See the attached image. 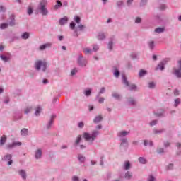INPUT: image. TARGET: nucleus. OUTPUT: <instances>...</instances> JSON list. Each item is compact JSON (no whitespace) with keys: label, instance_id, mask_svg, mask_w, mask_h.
<instances>
[{"label":"nucleus","instance_id":"nucleus-60","mask_svg":"<svg viewBox=\"0 0 181 181\" xmlns=\"http://www.w3.org/2000/svg\"><path fill=\"white\" fill-rule=\"evenodd\" d=\"M168 169H173V164H170V165L168 166Z\"/></svg>","mask_w":181,"mask_h":181},{"label":"nucleus","instance_id":"nucleus-24","mask_svg":"<svg viewBox=\"0 0 181 181\" xmlns=\"http://www.w3.org/2000/svg\"><path fill=\"white\" fill-rule=\"evenodd\" d=\"M57 4H56L55 6H54V8H55V9H59V8H60L61 6H62V4L61 3V1H57Z\"/></svg>","mask_w":181,"mask_h":181},{"label":"nucleus","instance_id":"nucleus-26","mask_svg":"<svg viewBox=\"0 0 181 181\" xmlns=\"http://www.w3.org/2000/svg\"><path fill=\"white\" fill-rule=\"evenodd\" d=\"M122 80H123V83H124L126 86H129V83H128V81H127V77H125V76H122Z\"/></svg>","mask_w":181,"mask_h":181},{"label":"nucleus","instance_id":"nucleus-59","mask_svg":"<svg viewBox=\"0 0 181 181\" xmlns=\"http://www.w3.org/2000/svg\"><path fill=\"white\" fill-rule=\"evenodd\" d=\"M158 153H162L163 152V148H160L157 151Z\"/></svg>","mask_w":181,"mask_h":181},{"label":"nucleus","instance_id":"nucleus-5","mask_svg":"<svg viewBox=\"0 0 181 181\" xmlns=\"http://www.w3.org/2000/svg\"><path fill=\"white\" fill-rule=\"evenodd\" d=\"M78 64L79 66H86V64H87V60H86V59H84L83 57H79Z\"/></svg>","mask_w":181,"mask_h":181},{"label":"nucleus","instance_id":"nucleus-49","mask_svg":"<svg viewBox=\"0 0 181 181\" xmlns=\"http://www.w3.org/2000/svg\"><path fill=\"white\" fill-rule=\"evenodd\" d=\"M103 93H105V88H102L99 91V94H103Z\"/></svg>","mask_w":181,"mask_h":181},{"label":"nucleus","instance_id":"nucleus-45","mask_svg":"<svg viewBox=\"0 0 181 181\" xmlns=\"http://www.w3.org/2000/svg\"><path fill=\"white\" fill-rule=\"evenodd\" d=\"M153 132H154V134H160L161 132H163V129H161V130L154 129Z\"/></svg>","mask_w":181,"mask_h":181},{"label":"nucleus","instance_id":"nucleus-20","mask_svg":"<svg viewBox=\"0 0 181 181\" xmlns=\"http://www.w3.org/2000/svg\"><path fill=\"white\" fill-rule=\"evenodd\" d=\"M148 46L151 50L153 49V47H155V42H153V40H151L148 42Z\"/></svg>","mask_w":181,"mask_h":181},{"label":"nucleus","instance_id":"nucleus-62","mask_svg":"<svg viewBox=\"0 0 181 181\" xmlns=\"http://www.w3.org/2000/svg\"><path fill=\"white\" fill-rule=\"evenodd\" d=\"M133 1H134V0H127V5L132 4Z\"/></svg>","mask_w":181,"mask_h":181},{"label":"nucleus","instance_id":"nucleus-19","mask_svg":"<svg viewBox=\"0 0 181 181\" xmlns=\"http://www.w3.org/2000/svg\"><path fill=\"white\" fill-rule=\"evenodd\" d=\"M42 111V107H37L35 108V115L37 117L38 115H40V112Z\"/></svg>","mask_w":181,"mask_h":181},{"label":"nucleus","instance_id":"nucleus-43","mask_svg":"<svg viewBox=\"0 0 181 181\" xmlns=\"http://www.w3.org/2000/svg\"><path fill=\"white\" fill-rule=\"evenodd\" d=\"M108 48L110 49V50H112V41H110L108 43Z\"/></svg>","mask_w":181,"mask_h":181},{"label":"nucleus","instance_id":"nucleus-41","mask_svg":"<svg viewBox=\"0 0 181 181\" xmlns=\"http://www.w3.org/2000/svg\"><path fill=\"white\" fill-rule=\"evenodd\" d=\"M30 111H32V107H27V108L25 110V114H28V112H30Z\"/></svg>","mask_w":181,"mask_h":181},{"label":"nucleus","instance_id":"nucleus-2","mask_svg":"<svg viewBox=\"0 0 181 181\" xmlns=\"http://www.w3.org/2000/svg\"><path fill=\"white\" fill-rule=\"evenodd\" d=\"M35 67L36 70H40L41 68L42 71H45L46 67H47V63L45 61L38 60L35 62Z\"/></svg>","mask_w":181,"mask_h":181},{"label":"nucleus","instance_id":"nucleus-61","mask_svg":"<svg viewBox=\"0 0 181 181\" xmlns=\"http://www.w3.org/2000/svg\"><path fill=\"white\" fill-rule=\"evenodd\" d=\"M13 145H14V146H16V145L21 146V145H22V143H21V142L13 143Z\"/></svg>","mask_w":181,"mask_h":181},{"label":"nucleus","instance_id":"nucleus-15","mask_svg":"<svg viewBox=\"0 0 181 181\" xmlns=\"http://www.w3.org/2000/svg\"><path fill=\"white\" fill-rule=\"evenodd\" d=\"M125 179L129 180L132 178V173L127 171L124 175Z\"/></svg>","mask_w":181,"mask_h":181},{"label":"nucleus","instance_id":"nucleus-53","mask_svg":"<svg viewBox=\"0 0 181 181\" xmlns=\"http://www.w3.org/2000/svg\"><path fill=\"white\" fill-rule=\"evenodd\" d=\"M78 127L79 128H83V127H84V123L83 122H80L78 123Z\"/></svg>","mask_w":181,"mask_h":181},{"label":"nucleus","instance_id":"nucleus-29","mask_svg":"<svg viewBox=\"0 0 181 181\" xmlns=\"http://www.w3.org/2000/svg\"><path fill=\"white\" fill-rule=\"evenodd\" d=\"M78 158L80 162H84V160H86V158L81 155H78Z\"/></svg>","mask_w":181,"mask_h":181},{"label":"nucleus","instance_id":"nucleus-64","mask_svg":"<svg viewBox=\"0 0 181 181\" xmlns=\"http://www.w3.org/2000/svg\"><path fill=\"white\" fill-rule=\"evenodd\" d=\"M129 103H130V104H134L135 101L134 100H130Z\"/></svg>","mask_w":181,"mask_h":181},{"label":"nucleus","instance_id":"nucleus-3","mask_svg":"<svg viewBox=\"0 0 181 181\" xmlns=\"http://www.w3.org/2000/svg\"><path fill=\"white\" fill-rule=\"evenodd\" d=\"M47 4V0H42L40 1V10L41 11L42 15H47V8H46V4Z\"/></svg>","mask_w":181,"mask_h":181},{"label":"nucleus","instance_id":"nucleus-39","mask_svg":"<svg viewBox=\"0 0 181 181\" xmlns=\"http://www.w3.org/2000/svg\"><path fill=\"white\" fill-rule=\"evenodd\" d=\"M78 28L79 30H84V28H86V26H84V25H82V24H79V25H78Z\"/></svg>","mask_w":181,"mask_h":181},{"label":"nucleus","instance_id":"nucleus-4","mask_svg":"<svg viewBox=\"0 0 181 181\" xmlns=\"http://www.w3.org/2000/svg\"><path fill=\"white\" fill-rule=\"evenodd\" d=\"M178 69L174 68V74L178 78H181V60L178 61Z\"/></svg>","mask_w":181,"mask_h":181},{"label":"nucleus","instance_id":"nucleus-11","mask_svg":"<svg viewBox=\"0 0 181 181\" xmlns=\"http://www.w3.org/2000/svg\"><path fill=\"white\" fill-rule=\"evenodd\" d=\"M101 121H103V116L101 115L95 117V118L93 119V122H95V124H98V122Z\"/></svg>","mask_w":181,"mask_h":181},{"label":"nucleus","instance_id":"nucleus-21","mask_svg":"<svg viewBox=\"0 0 181 181\" xmlns=\"http://www.w3.org/2000/svg\"><path fill=\"white\" fill-rule=\"evenodd\" d=\"M145 74H146V71H145L144 69L140 70V71L139 73V77H144V76H145Z\"/></svg>","mask_w":181,"mask_h":181},{"label":"nucleus","instance_id":"nucleus-50","mask_svg":"<svg viewBox=\"0 0 181 181\" xmlns=\"http://www.w3.org/2000/svg\"><path fill=\"white\" fill-rule=\"evenodd\" d=\"M72 180L73 181H80V180L78 179V177H77V176H74L72 177Z\"/></svg>","mask_w":181,"mask_h":181},{"label":"nucleus","instance_id":"nucleus-37","mask_svg":"<svg viewBox=\"0 0 181 181\" xmlns=\"http://www.w3.org/2000/svg\"><path fill=\"white\" fill-rule=\"evenodd\" d=\"M1 60H3L4 62H8V59L6 57V56H4V55H1Z\"/></svg>","mask_w":181,"mask_h":181},{"label":"nucleus","instance_id":"nucleus-6","mask_svg":"<svg viewBox=\"0 0 181 181\" xmlns=\"http://www.w3.org/2000/svg\"><path fill=\"white\" fill-rule=\"evenodd\" d=\"M165 64H166V60L161 62L158 66L156 67V70H163L165 69Z\"/></svg>","mask_w":181,"mask_h":181},{"label":"nucleus","instance_id":"nucleus-54","mask_svg":"<svg viewBox=\"0 0 181 181\" xmlns=\"http://www.w3.org/2000/svg\"><path fill=\"white\" fill-rule=\"evenodd\" d=\"M104 98H100L98 100V103H100V104H103V103H104Z\"/></svg>","mask_w":181,"mask_h":181},{"label":"nucleus","instance_id":"nucleus-40","mask_svg":"<svg viewBox=\"0 0 181 181\" xmlns=\"http://www.w3.org/2000/svg\"><path fill=\"white\" fill-rule=\"evenodd\" d=\"M85 95H86V97H88V95H90V94H91V90H85Z\"/></svg>","mask_w":181,"mask_h":181},{"label":"nucleus","instance_id":"nucleus-48","mask_svg":"<svg viewBox=\"0 0 181 181\" xmlns=\"http://www.w3.org/2000/svg\"><path fill=\"white\" fill-rule=\"evenodd\" d=\"M148 181H155V177L152 175H150Z\"/></svg>","mask_w":181,"mask_h":181},{"label":"nucleus","instance_id":"nucleus-56","mask_svg":"<svg viewBox=\"0 0 181 181\" xmlns=\"http://www.w3.org/2000/svg\"><path fill=\"white\" fill-rule=\"evenodd\" d=\"M77 73V69H74L71 71V76H74Z\"/></svg>","mask_w":181,"mask_h":181},{"label":"nucleus","instance_id":"nucleus-10","mask_svg":"<svg viewBox=\"0 0 181 181\" xmlns=\"http://www.w3.org/2000/svg\"><path fill=\"white\" fill-rule=\"evenodd\" d=\"M123 168L125 170H129V169L131 168V163L129 161H125L123 165Z\"/></svg>","mask_w":181,"mask_h":181},{"label":"nucleus","instance_id":"nucleus-55","mask_svg":"<svg viewBox=\"0 0 181 181\" xmlns=\"http://www.w3.org/2000/svg\"><path fill=\"white\" fill-rule=\"evenodd\" d=\"M135 88H136V86L135 85H132L129 87V90H135Z\"/></svg>","mask_w":181,"mask_h":181},{"label":"nucleus","instance_id":"nucleus-47","mask_svg":"<svg viewBox=\"0 0 181 181\" xmlns=\"http://www.w3.org/2000/svg\"><path fill=\"white\" fill-rule=\"evenodd\" d=\"M157 122H158V121L153 120V121H152V122L150 123V125H151V127H153V125H156Z\"/></svg>","mask_w":181,"mask_h":181},{"label":"nucleus","instance_id":"nucleus-23","mask_svg":"<svg viewBox=\"0 0 181 181\" xmlns=\"http://www.w3.org/2000/svg\"><path fill=\"white\" fill-rule=\"evenodd\" d=\"M98 39H99V40H103L105 39V35H104V33H99Z\"/></svg>","mask_w":181,"mask_h":181},{"label":"nucleus","instance_id":"nucleus-33","mask_svg":"<svg viewBox=\"0 0 181 181\" xmlns=\"http://www.w3.org/2000/svg\"><path fill=\"white\" fill-rule=\"evenodd\" d=\"M180 104V99L177 98L175 100V107H177V105Z\"/></svg>","mask_w":181,"mask_h":181},{"label":"nucleus","instance_id":"nucleus-8","mask_svg":"<svg viewBox=\"0 0 181 181\" xmlns=\"http://www.w3.org/2000/svg\"><path fill=\"white\" fill-rule=\"evenodd\" d=\"M52 47V43L48 42L40 46V50H45V49H47V47Z\"/></svg>","mask_w":181,"mask_h":181},{"label":"nucleus","instance_id":"nucleus-7","mask_svg":"<svg viewBox=\"0 0 181 181\" xmlns=\"http://www.w3.org/2000/svg\"><path fill=\"white\" fill-rule=\"evenodd\" d=\"M11 159H12V155L8 154L3 158V160H9L8 165H11L13 163V161L11 160Z\"/></svg>","mask_w":181,"mask_h":181},{"label":"nucleus","instance_id":"nucleus-51","mask_svg":"<svg viewBox=\"0 0 181 181\" xmlns=\"http://www.w3.org/2000/svg\"><path fill=\"white\" fill-rule=\"evenodd\" d=\"M141 18H139V17H137L136 18V21H135V23H141Z\"/></svg>","mask_w":181,"mask_h":181},{"label":"nucleus","instance_id":"nucleus-28","mask_svg":"<svg viewBox=\"0 0 181 181\" xmlns=\"http://www.w3.org/2000/svg\"><path fill=\"white\" fill-rule=\"evenodd\" d=\"M139 162H140V163L145 164V163H146V160H145V158H144L142 157H140L139 158Z\"/></svg>","mask_w":181,"mask_h":181},{"label":"nucleus","instance_id":"nucleus-42","mask_svg":"<svg viewBox=\"0 0 181 181\" xmlns=\"http://www.w3.org/2000/svg\"><path fill=\"white\" fill-rule=\"evenodd\" d=\"M114 76H115V77H119V71L116 70L114 73Z\"/></svg>","mask_w":181,"mask_h":181},{"label":"nucleus","instance_id":"nucleus-36","mask_svg":"<svg viewBox=\"0 0 181 181\" xmlns=\"http://www.w3.org/2000/svg\"><path fill=\"white\" fill-rule=\"evenodd\" d=\"M1 29H6L8 28V24L7 23H3L0 25Z\"/></svg>","mask_w":181,"mask_h":181},{"label":"nucleus","instance_id":"nucleus-22","mask_svg":"<svg viewBox=\"0 0 181 181\" xmlns=\"http://www.w3.org/2000/svg\"><path fill=\"white\" fill-rule=\"evenodd\" d=\"M165 30L162 28H157L155 29L156 33H162Z\"/></svg>","mask_w":181,"mask_h":181},{"label":"nucleus","instance_id":"nucleus-18","mask_svg":"<svg viewBox=\"0 0 181 181\" xmlns=\"http://www.w3.org/2000/svg\"><path fill=\"white\" fill-rule=\"evenodd\" d=\"M19 175H21V176H22L23 179H26V173L25 172V170H20Z\"/></svg>","mask_w":181,"mask_h":181},{"label":"nucleus","instance_id":"nucleus-35","mask_svg":"<svg viewBox=\"0 0 181 181\" xmlns=\"http://www.w3.org/2000/svg\"><path fill=\"white\" fill-rule=\"evenodd\" d=\"M74 21H75V22H76V23L78 24V23H80L81 18H80V17L76 16L74 17Z\"/></svg>","mask_w":181,"mask_h":181},{"label":"nucleus","instance_id":"nucleus-44","mask_svg":"<svg viewBox=\"0 0 181 181\" xmlns=\"http://www.w3.org/2000/svg\"><path fill=\"white\" fill-rule=\"evenodd\" d=\"M70 28L71 29H74V28H76V23H74V22L71 23Z\"/></svg>","mask_w":181,"mask_h":181},{"label":"nucleus","instance_id":"nucleus-38","mask_svg":"<svg viewBox=\"0 0 181 181\" xmlns=\"http://www.w3.org/2000/svg\"><path fill=\"white\" fill-rule=\"evenodd\" d=\"M179 94H180V91L177 89H175L174 90V95L177 96V95H179Z\"/></svg>","mask_w":181,"mask_h":181},{"label":"nucleus","instance_id":"nucleus-25","mask_svg":"<svg viewBox=\"0 0 181 181\" xmlns=\"http://www.w3.org/2000/svg\"><path fill=\"white\" fill-rule=\"evenodd\" d=\"M22 39H29V34L28 33H24L22 35H21Z\"/></svg>","mask_w":181,"mask_h":181},{"label":"nucleus","instance_id":"nucleus-17","mask_svg":"<svg viewBox=\"0 0 181 181\" xmlns=\"http://www.w3.org/2000/svg\"><path fill=\"white\" fill-rule=\"evenodd\" d=\"M54 118H56V116L52 115L51 117V119L49 122V124L47 125V129H49V128H50V127H52V124H53V119H54Z\"/></svg>","mask_w":181,"mask_h":181},{"label":"nucleus","instance_id":"nucleus-16","mask_svg":"<svg viewBox=\"0 0 181 181\" xmlns=\"http://www.w3.org/2000/svg\"><path fill=\"white\" fill-rule=\"evenodd\" d=\"M129 134V132L122 131L118 133V136H126V135H128Z\"/></svg>","mask_w":181,"mask_h":181},{"label":"nucleus","instance_id":"nucleus-31","mask_svg":"<svg viewBox=\"0 0 181 181\" xmlns=\"http://www.w3.org/2000/svg\"><path fill=\"white\" fill-rule=\"evenodd\" d=\"M32 13H33V8H32V7L29 6L28 8V14L32 15Z\"/></svg>","mask_w":181,"mask_h":181},{"label":"nucleus","instance_id":"nucleus-34","mask_svg":"<svg viewBox=\"0 0 181 181\" xmlns=\"http://www.w3.org/2000/svg\"><path fill=\"white\" fill-rule=\"evenodd\" d=\"M148 86L149 88H155V83L153 82H150Z\"/></svg>","mask_w":181,"mask_h":181},{"label":"nucleus","instance_id":"nucleus-46","mask_svg":"<svg viewBox=\"0 0 181 181\" xmlns=\"http://www.w3.org/2000/svg\"><path fill=\"white\" fill-rule=\"evenodd\" d=\"M5 11H6V8L3 6H0V12H5Z\"/></svg>","mask_w":181,"mask_h":181},{"label":"nucleus","instance_id":"nucleus-12","mask_svg":"<svg viewBox=\"0 0 181 181\" xmlns=\"http://www.w3.org/2000/svg\"><path fill=\"white\" fill-rule=\"evenodd\" d=\"M67 21H68L67 17H64V18L60 19L59 24L62 25H66V23H67Z\"/></svg>","mask_w":181,"mask_h":181},{"label":"nucleus","instance_id":"nucleus-52","mask_svg":"<svg viewBox=\"0 0 181 181\" xmlns=\"http://www.w3.org/2000/svg\"><path fill=\"white\" fill-rule=\"evenodd\" d=\"M127 139H122V143H121V145H124V144H127Z\"/></svg>","mask_w":181,"mask_h":181},{"label":"nucleus","instance_id":"nucleus-57","mask_svg":"<svg viewBox=\"0 0 181 181\" xmlns=\"http://www.w3.org/2000/svg\"><path fill=\"white\" fill-rule=\"evenodd\" d=\"M93 50H94V52H97V50H98V46L95 45V46L93 47Z\"/></svg>","mask_w":181,"mask_h":181},{"label":"nucleus","instance_id":"nucleus-58","mask_svg":"<svg viewBox=\"0 0 181 181\" xmlns=\"http://www.w3.org/2000/svg\"><path fill=\"white\" fill-rule=\"evenodd\" d=\"M164 146H165V147L170 146V143H169L168 141H167V142H165V143L164 144Z\"/></svg>","mask_w":181,"mask_h":181},{"label":"nucleus","instance_id":"nucleus-14","mask_svg":"<svg viewBox=\"0 0 181 181\" xmlns=\"http://www.w3.org/2000/svg\"><path fill=\"white\" fill-rule=\"evenodd\" d=\"M29 134V132L28 131L27 129H23L21 130V134L23 136H26V135H28Z\"/></svg>","mask_w":181,"mask_h":181},{"label":"nucleus","instance_id":"nucleus-1","mask_svg":"<svg viewBox=\"0 0 181 181\" xmlns=\"http://www.w3.org/2000/svg\"><path fill=\"white\" fill-rule=\"evenodd\" d=\"M98 135V132L93 131L92 132V134H90V133L85 132L83 134V138L85 141H88L89 142H93L95 138H97V136Z\"/></svg>","mask_w":181,"mask_h":181},{"label":"nucleus","instance_id":"nucleus-63","mask_svg":"<svg viewBox=\"0 0 181 181\" xmlns=\"http://www.w3.org/2000/svg\"><path fill=\"white\" fill-rule=\"evenodd\" d=\"M144 145L145 146H148V141H147L146 140H144Z\"/></svg>","mask_w":181,"mask_h":181},{"label":"nucleus","instance_id":"nucleus-32","mask_svg":"<svg viewBox=\"0 0 181 181\" xmlns=\"http://www.w3.org/2000/svg\"><path fill=\"white\" fill-rule=\"evenodd\" d=\"M112 97L115 98H117V100H119L121 98V95H119L118 93H112Z\"/></svg>","mask_w":181,"mask_h":181},{"label":"nucleus","instance_id":"nucleus-13","mask_svg":"<svg viewBox=\"0 0 181 181\" xmlns=\"http://www.w3.org/2000/svg\"><path fill=\"white\" fill-rule=\"evenodd\" d=\"M35 158H36V159H40V158H42V150L41 149H38L35 152Z\"/></svg>","mask_w":181,"mask_h":181},{"label":"nucleus","instance_id":"nucleus-27","mask_svg":"<svg viewBox=\"0 0 181 181\" xmlns=\"http://www.w3.org/2000/svg\"><path fill=\"white\" fill-rule=\"evenodd\" d=\"M83 52L85 53V54H90V53H91V49L89 48H84Z\"/></svg>","mask_w":181,"mask_h":181},{"label":"nucleus","instance_id":"nucleus-9","mask_svg":"<svg viewBox=\"0 0 181 181\" xmlns=\"http://www.w3.org/2000/svg\"><path fill=\"white\" fill-rule=\"evenodd\" d=\"M6 139H7L6 135H3L1 137V139H0V145H1V146L5 145V142H6Z\"/></svg>","mask_w":181,"mask_h":181},{"label":"nucleus","instance_id":"nucleus-30","mask_svg":"<svg viewBox=\"0 0 181 181\" xmlns=\"http://www.w3.org/2000/svg\"><path fill=\"white\" fill-rule=\"evenodd\" d=\"M80 141H81V135L78 136V137L76 138L75 144L76 145H78V144H80Z\"/></svg>","mask_w":181,"mask_h":181}]
</instances>
